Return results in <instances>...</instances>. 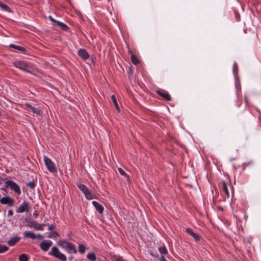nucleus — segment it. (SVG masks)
<instances>
[{
	"label": "nucleus",
	"instance_id": "nucleus-1",
	"mask_svg": "<svg viewBox=\"0 0 261 261\" xmlns=\"http://www.w3.org/2000/svg\"><path fill=\"white\" fill-rule=\"evenodd\" d=\"M58 245L69 254H76L77 253V250L75 246L69 242L64 240H60L58 241Z\"/></svg>",
	"mask_w": 261,
	"mask_h": 261
},
{
	"label": "nucleus",
	"instance_id": "nucleus-2",
	"mask_svg": "<svg viewBox=\"0 0 261 261\" xmlns=\"http://www.w3.org/2000/svg\"><path fill=\"white\" fill-rule=\"evenodd\" d=\"M48 255L54 256L62 261H66L67 258L65 254L60 251L56 246H53L50 251L48 252Z\"/></svg>",
	"mask_w": 261,
	"mask_h": 261
},
{
	"label": "nucleus",
	"instance_id": "nucleus-3",
	"mask_svg": "<svg viewBox=\"0 0 261 261\" xmlns=\"http://www.w3.org/2000/svg\"><path fill=\"white\" fill-rule=\"evenodd\" d=\"M13 64L16 68L27 72H29V69L31 67V64L24 61H15Z\"/></svg>",
	"mask_w": 261,
	"mask_h": 261
},
{
	"label": "nucleus",
	"instance_id": "nucleus-4",
	"mask_svg": "<svg viewBox=\"0 0 261 261\" xmlns=\"http://www.w3.org/2000/svg\"><path fill=\"white\" fill-rule=\"evenodd\" d=\"M44 164L47 170L51 173H54L57 172L56 167L54 162L47 156H43Z\"/></svg>",
	"mask_w": 261,
	"mask_h": 261
},
{
	"label": "nucleus",
	"instance_id": "nucleus-5",
	"mask_svg": "<svg viewBox=\"0 0 261 261\" xmlns=\"http://www.w3.org/2000/svg\"><path fill=\"white\" fill-rule=\"evenodd\" d=\"M9 187L13 190L17 195L21 194V190L19 186L14 181L11 180H7L6 181V188Z\"/></svg>",
	"mask_w": 261,
	"mask_h": 261
},
{
	"label": "nucleus",
	"instance_id": "nucleus-6",
	"mask_svg": "<svg viewBox=\"0 0 261 261\" xmlns=\"http://www.w3.org/2000/svg\"><path fill=\"white\" fill-rule=\"evenodd\" d=\"M77 187L83 192L87 199L91 200L93 198L92 194L85 185L77 184Z\"/></svg>",
	"mask_w": 261,
	"mask_h": 261
},
{
	"label": "nucleus",
	"instance_id": "nucleus-7",
	"mask_svg": "<svg viewBox=\"0 0 261 261\" xmlns=\"http://www.w3.org/2000/svg\"><path fill=\"white\" fill-rule=\"evenodd\" d=\"M0 203L9 206H13L15 204V201L10 196H6L0 199Z\"/></svg>",
	"mask_w": 261,
	"mask_h": 261
},
{
	"label": "nucleus",
	"instance_id": "nucleus-8",
	"mask_svg": "<svg viewBox=\"0 0 261 261\" xmlns=\"http://www.w3.org/2000/svg\"><path fill=\"white\" fill-rule=\"evenodd\" d=\"M16 213H22L23 212L28 213L29 212V205L25 200L22 201V203L16 208Z\"/></svg>",
	"mask_w": 261,
	"mask_h": 261
},
{
	"label": "nucleus",
	"instance_id": "nucleus-9",
	"mask_svg": "<svg viewBox=\"0 0 261 261\" xmlns=\"http://www.w3.org/2000/svg\"><path fill=\"white\" fill-rule=\"evenodd\" d=\"M51 245L52 242L50 240H47L41 242L40 244V247L43 251H46Z\"/></svg>",
	"mask_w": 261,
	"mask_h": 261
},
{
	"label": "nucleus",
	"instance_id": "nucleus-10",
	"mask_svg": "<svg viewBox=\"0 0 261 261\" xmlns=\"http://www.w3.org/2000/svg\"><path fill=\"white\" fill-rule=\"evenodd\" d=\"M25 106L27 111H31L34 114L37 115H41L42 114L41 111L40 109L35 108L29 103H26Z\"/></svg>",
	"mask_w": 261,
	"mask_h": 261
},
{
	"label": "nucleus",
	"instance_id": "nucleus-11",
	"mask_svg": "<svg viewBox=\"0 0 261 261\" xmlns=\"http://www.w3.org/2000/svg\"><path fill=\"white\" fill-rule=\"evenodd\" d=\"M186 231L192 236L196 241H198L200 240V236L198 233L194 232L191 228H187Z\"/></svg>",
	"mask_w": 261,
	"mask_h": 261
},
{
	"label": "nucleus",
	"instance_id": "nucleus-12",
	"mask_svg": "<svg viewBox=\"0 0 261 261\" xmlns=\"http://www.w3.org/2000/svg\"><path fill=\"white\" fill-rule=\"evenodd\" d=\"M77 54L84 61L86 60L89 58L88 53L84 49H79Z\"/></svg>",
	"mask_w": 261,
	"mask_h": 261
},
{
	"label": "nucleus",
	"instance_id": "nucleus-13",
	"mask_svg": "<svg viewBox=\"0 0 261 261\" xmlns=\"http://www.w3.org/2000/svg\"><path fill=\"white\" fill-rule=\"evenodd\" d=\"M92 203L93 205L96 208V210L100 214L103 213V211H104V207L101 204L99 203L98 202H97L95 201H93Z\"/></svg>",
	"mask_w": 261,
	"mask_h": 261
},
{
	"label": "nucleus",
	"instance_id": "nucleus-14",
	"mask_svg": "<svg viewBox=\"0 0 261 261\" xmlns=\"http://www.w3.org/2000/svg\"><path fill=\"white\" fill-rule=\"evenodd\" d=\"M30 227H33L36 230H43V225L39 224L35 221H33L31 223V224L29 225Z\"/></svg>",
	"mask_w": 261,
	"mask_h": 261
},
{
	"label": "nucleus",
	"instance_id": "nucleus-15",
	"mask_svg": "<svg viewBox=\"0 0 261 261\" xmlns=\"http://www.w3.org/2000/svg\"><path fill=\"white\" fill-rule=\"evenodd\" d=\"M158 94L164 98L165 99L167 100H170L171 97L170 95L166 92L165 91H157Z\"/></svg>",
	"mask_w": 261,
	"mask_h": 261
},
{
	"label": "nucleus",
	"instance_id": "nucleus-16",
	"mask_svg": "<svg viewBox=\"0 0 261 261\" xmlns=\"http://www.w3.org/2000/svg\"><path fill=\"white\" fill-rule=\"evenodd\" d=\"M20 240V238L17 236L14 237L12 238H11L8 241V244L9 246H13L15 243H16L17 242H18Z\"/></svg>",
	"mask_w": 261,
	"mask_h": 261
},
{
	"label": "nucleus",
	"instance_id": "nucleus-17",
	"mask_svg": "<svg viewBox=\"0 0 261 261\" xmlns=\"http://www.w3.org/2000/svg\"><path fill=\"white\" fill-rule=\"evenodd\" d=\"M23 236L24 238L35 239V233L30 231H25L23 232Z\"/></svg>",
	"mask_w": 261,
	"mask_h": 261
},
{
	"label": "nucleus",
	"instance_id": "nucleus-18",
	"mask_svg": "<svg viewBox=\"0 0 261 261\" xmlns=\"http://www.w3.org/2000/svg\"><path fill=\"white\" fill-rule=\"evenodd\" d=\"M9 46L11 48H14V49H16L21 52H24L25 49L24 47H22V46H18V45H14V44H11L9 45Z\"/></svg>",
	"mask_w": 261,
	"mask_h": 261
},
{
	"label": "nucleus",
	"instance_id": "nucleus-19",
	"mask_svg": "<svg viewBox=\"0 0 261 261\" xmlns=\"http://www.w3.org/2000/svg\"><path fill=\"white\" fill-rule=\"evenodd\" d=\"M87 258L88 260L95 261L96 260V256L94 253H88L87 255Z\"/></svg>",
	"mask_w": 261,
	"mask_h": 261
},
{
	"label": "nucleus",
	"instance_id": "nucleus-20",
	"mask_svg": "<svg viewBox=\"0 0 261 261\" xmlns=\"http://www.w3.org/2000/svg\"><path fill=\"white\" fill-rule=\"evenodd\" d=\"M19 261H28L29 257L25 254H21L18 257Z\"/></svg>",
	"mask_w": 261,
	"mask_h": 261
},
{
	"label": "nucleus",
	"instance_id": "nucleus-21",
	"mask_svg": "<svg viewBox=\"0 0 261 261\" xmlns=\"http://www.w3.org/2000/svg\"><path fill=\"white\" fill-rule=\"evenodd\" d=\"M56 24L57 25L60 26L64 30H66L68 28L66 24H65V23L61 22L60 21H56Z\"/></svg>",
	"mask_w": 261,
	"mask_h": 261
},
{
	"label": "nucleus",
	"instance_id": "nucleus-22",
	"mask_svg": "<svg viewBox=\"0 0 261 261\" xmlns=\"http://www.w3.org/2000/svg\"><path fill=\"white\" fill-rule=\"evenodd\" d=\"M131 59H132V61L134 64L137 65L138 64H139V61L136 56H135L134 55H131Z\"/></svg>",
	"mask_w": 261,
	"mask_h": 261
},
{
	"label": "nucleus",
	"instance_id": "nucleus-23",
	"mask_svg": "<svg viewBox=\"0 0 261 261\" xmlns=\"http://www.w3.org/2000/svg\"><path fill=\"white\" fill-rule=\"evenodd\" d=\"M0 7L6 11L11 12V10H10V8L7 5L2 3L1 2H0Z\"/></svg>",
	"mask_w": 261,
	"mask_h": 261
},
{
	"label": "nucleus",
	"instance_id": "nucleus-24",
	"mask_svg": "<svg viewBox=\"0 0 261 261\" xmlns=\"http://www.w3.org/2000/svg\"><path fill=\"white\" fill-rule=\"evenodd\" d=\"M59 236V234L56 231H50L48 234V238H56Z\"/></svg>",
	"mask_w": 261,
	"mask_h": 261
},
{
	"label": "nucleus",
	"instance_id": "nucleus-25",
	"mask_svg": "<svg viewBox=\"0 0 261 261\" xmlns=\"http://www.w3.org/2000/svg\"><path fill=\"white\" fill-rule=\"evenodd\" d=\"M85 247L83 244H79V251L81 254H83L85 252Z\"/></svg>",
	"mask_w": 261,
	"mask_h": 261
},
{
	"label": "nucleus",
	"instance_id": "nucleus-26",
	"mask_svg": "<svg viewBox=\"0 0 261 261\" xmlns=\"http://www.w3.org/2000/svg\"><path fill=\"white\" fill-rule=\"evenodd\" d=\"M9 248L8 246L5 245H3L0 246V253H3L5 252L8 250Z\"/></svg>",
	"mask_w": 261,
	"mask_h": 261
},
{
	"label": "nucleus",
	"instance_id": "nucleus-27",
	"mask_svg": "<svg viewBox=\"0 0 261 261\" xmlns=\"http://www.w3.org/2000/svg\"><path fill=\"white\" fill-rule=\"evenodd\" d=\"M159 250L162 255L165 254L167 252L166 248L164 247H160Z\"/></svg>",
	"mask_w": 261,
	"mask_h": 261
},
{
	"label": "nucleus",
	"instance_id": "nucleus-28",
	"mask_svg": "<svg viewBox=\"0 0 261 261\" xmlns=\"http://www.w3.org/2000/svg\"><path fill=\"white\" fill-rule=\"evenodd\" d=\"M238 69V66L236 63H234L233 67V72L234 76L236 77V72H237Z\"/></svg>",
	"mask_w": 261,
	"mask_h": 261
},
{
	"label": "nucleus",
	"instance_id": "nucleus-29",
	"mask_svg": "<svg viewBox=\"0 0 261 261\" xmlns=\"http://www.w3.org/2000/svg\"><path fill=\"white\" fill-rule=\"evenodd\" d=\"M35 239H37L38 240H43V237L42 235H41L40 234H35Z\"/></svg>",
	"mask_w": 261,
	"mask_h": 261
},
{
	"label": "nucleus",
	"instance_id": "nucleus-30",
	"mask_svg": "<svg viewBox=\"0 0 261 261\" xmlns=\"http://www.w3.org/2000/svg\"><path fill=\"white\" fill-rule=\"evenodd\" d=\"M223 189L225 193H226V194L228 195L229 192L227 188L226 185L225 183H224L223 185Z\"/></svg>",
	"mask_w": 261,
	"mask_h": 261
},
{
	"label": "nucleus",
	"instance_id": "nucleus-31",
	"mask_svg": "<svg viewBox=\"0 0 261 261\" xmlns=\"http://www.w3.org/2000/svg\"><path fill=\"white\" fill-rule=\"evenodd\" d=\"M118 170L119 171V172L120 173V174L122 175H125L126 174V173L122 169H121V168H119L118 169Z\"/></svg>",
	"mask_w": 261,
	"mask_h": 261
},
{
	"label": "nucleus",
	"instance_id": "nucleus-32",
	"mask_svg": "<svg viewBox=\"0 0 261 261\" xmlns=\"http://www.w3.org/2000/svg\"><path fill=\"white\" fill-rule=\"evenodd\" d=\"M28 186L32 188V189H33L34 187H35V184H34V181H31V182H29L28 184Z\"/></svg>",
	"mask_w": 261,
	"mask_h": 261
},
{
	"label": "nucleus",
	"instance_id": "nucleus-33",
	"mask_svg": "<svg viewBox=\"0 0 261 261\" xmlns=\"http://www.w3.org/2000/svg\"><path fill=\"white\" fill-rule=\"evenodd\" d=\"M111 99L114 104L117 103L116 98L114 95L111 96Z\"/></svg>",
	"mask_w": 261,
	"mask_h": 261
},
{
	"label": "nucleus",
	"instance_id": "nucleus-34",
	"mask_svg": "<svg viewBox=\"0 0 261 261\" xmlns=\"http://www.w3.org/2000/svg\"><path fill=\"white\" fill-rule=\"evenodd\" d=\"M116 261H125L122 256H118L116 257Z\"/></svg>",
	"mask_w": 261,
	"mask_h": 261
},
{
	"label": "nucleus",
	"instance_id": "nucleus-35",
	"mask_svg": "<svg viewBox=\"0 0 261 261\" xmlns=\"http://www.w3.org/2000/svg\"><path fill=\"white\" fill-rule=\"evenodd\" d=\"M13 215V212L12 210H9L8 212V215L9 216H11Z\"/></svg>",
	"mask_w": 261,
	"mask_h": 261
},
{
	"label": "nucleus",
	"instance_id": "nucleus-36",
	"mask_svg": "<svg viewBox=\"0 0 261 261\" xmlns=\"http://www.w3.org/2000/svg\"><path fill=\"white\" fill-rule=\"evenodd\" d=\"M160 260L161 261H167L165 257L163 255H162V256L160 257Z\"/></svg>",
	"mask_w": 261,
	"mask_h": 261
},
{
	"label": "nucleus",
	"instance_id": "nucleus-37",
	"mask_svg": "<svg viewBox=\"0 0 261 261\" xmlns=\"http://www.w3.org/2000/svg\"><path fill=\"white\" fill-rule=\"evenodd\" d=\"M49 19L50 21L56 23V21H57L55 19H54L51 16H49Z\"/></svg>",
	"mask_w": 261,
	"mask_h": 261
},
{
	"label": "nucleus",
	"instance_id": "nucleus-38",
	"mask_svg": "<svg viewBox=\"0 0 261 261\" xmlns=\"http://www.w3.org/2000/svg\"><path fill=\"white\" fill-rule=\"evenodd\" d=\"M114 105H115V107L116 109L117 110V111L118 112H119L120 110H119V106H118V102L116 103H115Z\"/></svg>",
	"mask_w": 261,
	"mask_h": 261
},
{
	"label": "nucleus",
	"instance_id": "nucleus-39",
	"mask_svg": "<svg viewBox=\"0 0 261 261\" xmlns=\"http://www.w3.org/2000/svg\"><path fill=\"white\" fill-rule=\"evenodd\" d=\"M54 226L53 225H50L49 226L48 229L49 230H51L52 229L54 228Z\"/></svg>",
	"mask_w": 261,
	"mask_h": 261
},
{
	"label": "nucleus",
	"instance_id": "nucleus-40",
	"mask_svg": "<svg viewBox=\"0 0 261 261\" xmlns=\"http://www.w3.org/2000/svg\"><path fill=\"white\" fill-rule=\"evenodd\" d=\"M7 188H6V185H5V187H4V188H2L1 189V190H4V191H6V189H7Z\"/></svg>",
	"mask_w": 261,
	"mask_h": 261
},
{
	"label": "nucleus",
	"instance_id": "nucleus-41",
	"mask_svg": "<svg viewBox=\"0 0 261 261\" xmlns=\"http://www.w3.org/2000/svg\"><path fill=\"white\" fill-rule=\"evenodd\" d=\"M4 180V179L0 178V185L2 184V181Z\"/></svg>",
	"mask_w": 261,
	"mask_h": 261
},
{
	"label": "nucleus",
	"instance_id": "nucleus-42",
	"mask_svg": "<svg viewBox=\"0 0 261 261\" xmlns=\"http://www.w3.org/2000/svg\"><path fill=\"white\" fill-rule=\"evenodd\" d=\"M73 256H71V257H70L69 258V259L70 260H72L73 259Z\"/></svg>",
	"mask_w": 261,
	"mask_h": 261
},
{
	"label": "nucleus",
	"instance_id": "nucleus-43",
	"mask_svg": "<svg viewBox=\"0 0 261 261\" xmlns=\"http://www.w3.org/2000/svg\"><path fill=\"white\" fill-rule=\"evenodd\" d=\"M34 215L36 217L38 216V214L36 213H34Z\"/></svg>",
	"mask_w": 261,
	"mask_h": 261
},
{
	"label": "nucleus",
	"instance_id": "nucleus-44",
	"mask_svg": "<svg viewBox=\"0 0 261 261\" xmlns=\"http://www.w3.org/2000/svg\"><path fill=\"white\" fill-rule=\"evenodd\" d=\"M236 84V87H237V88H238V85H237V83Z\"/></svg>",
	"mask_w": 261,
	"mask_h": 261
}]
</instances>
